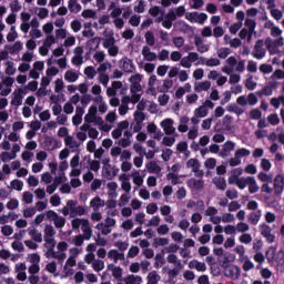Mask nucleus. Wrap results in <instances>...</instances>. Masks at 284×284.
Instances as JSON below:
<instances>
[{
    "label": "nucleus",
    "mask_w": 284,
    "mask_h": 284,
    "mask_svg": "<svg viewBox=\"0 0 284 284\" xmlns=\"http://www.w3.org/2000/svg\"><path fill=\"white\" fill-rule=\"evenodd\" d=\"M276 246H270L266 251V261L268 265H274L276 263L277 267H284V251L280 250L276 253Z\"/></svg>",
    "instance_id": "1"
},
{
    "label": "nucleus",
    "mask_w": 284,
    "mask_h": 284,
    "mask_svg": "<svg viewBox=\"0 0 284 284\" xmlns=\"http://www.w3.org/2000/svg\"><path fill=\"white\" fill-rule=\"evenodd\" d=\"M260 234L265 239L266 243H274L276 241V235L272 234V227L265 223L260 224Z\"/></svg>",
    "instance_id": "2"
},
{
    "label": "nucleus",
    "mask_w": 284,
    "mask_h": 284,
    "mask_svg": "<svg viewBox=\"0 0 284 284\" xmlns=\"http://www.w3.org/2000/svg\"><path fill=\"white\" fill-rule=\"evenodd\" d=\"M273 187L276 196H281L284 191V175L277 174L273 180Z\"/></svg>",
    "instance_id": "3"
},
{
    "label": "nucleus",
    "mask_w": 284,
    "mask_h": 284,
    "mask_svg": "<svg viewBox=\"0 0 284 284\" xmlns=\"http://www.w3.org/2000/svg\"><path fill=\"white\" fill-rule=\"evenodd\" d=\"M265 54H266V51L263 48V40H257L255 42L252 55L254 57V59H257L258 61H261V59H264Z\"/></svg>",
    "instance_id": "4"
},
{
    "label": "nucleus",
    "mask_w": 284,
    "mask_h": 284,
    "mask_svg": "<svg viewBox=\"0 0 284 284\" xmlns=\"http://www.w3.org/2000/svg\"><path fill=\"white\" fill-rule=\"evenodd\" d=\"M224 276H226V278H231L232 281H236L239 276H241V268L232 264L224 271Z\"/></svg>",
    "instance_id": "5"
},
{
    "label": "nucleus",
    "mask_w": 284,
    "mask_h": 284,
    "mask_svg": "<svg viewBox=\"0 0 284 284\" xmlns=\"http://www.w3.org/2000/svg\"><path fill=\"white\" fill-rule=\"evenodd\" d=\"M120 68H122V70L124 72H128L129 74H132V72H134V70H136V68L134 67V62H132V60L129 58H123L120 61Z\"/></svg>",
    "instance_id": "6"
},
{
    "label": "nucleus",
    "mask_w": 284,
    "mask_h": 284,
    "mask_svg": "<svg viewBox=\"0 0 284 284\" xmlns=\"http://www.w3.org/2000/svg\"><path fill=\"white\" fill-rule=\"evenodd\" d=\"M161 128H163L165 134L170 136V134H174L176 132V129L174 128V120L172 119H164L161 122Z\"/></svg>",
    "instance_id": "7"
},
{
    "label": "nucleus",
    "mask_w": 284,
    "mask_h": 284,
    "mask_svg": "<svg viewBox=\"0 0 284 284\" xmlns=\"http://www.w3.org/2000/svg\"><path fill=\"white\" fill-rule=\"evenodd\" d=\"M23 103V89H18L13 92V98L11 100V105L19 108Z\"/></svg>",
    "instance_id": "8"
},
{
    "label": "nucleus",
    "mask_w": 284,
    "mask_h": 284,
    "mask_svg": "<svg viewBox=\"0 0 284 284\" xmlns=\"http://www.w3.org/2000/svg\"><path fill=\"white\" fill-rule=\"evenodd\" d=\"M99 45H101V38L99 37L92 38L87 42V48L90 52L99 50Z\"/></svg>",
    "instance_id": "9"
},
{
    "label": "nucleus",
    "mask_w": 284,
    "mask_h": 284,
    "mask_svg": "<svg viewBox=\"0 0 284 284\" xmlns=\"http://www.w3.org/2000/svg\"><path fill=\"white\" fill-rule=\"evenodd\" d=\"M82 232L85 241H90L92 239V227H90V221L87 219L82 222Z\"/></svg>",
    "instance_id": "10"
},
{
    "label": "nucleus",
    "mask_w": 284,
    "mask_h": 284,
    "mask_svg": "<svg viewBox=\"0 0 284 284\" xmlns=\"http://www.w3.org/2000/svg\"><path fill=\"white\" fill-rule=\"evenodd\" d=\"M261 216H262V211L261 210H257L255 212H251L247 215L248 223H251V225H258V222L261 221Z\"/></svg>",
    "instance_id": "11"
},
{
    "label": "nucleus",
    "mask_w": 284,
    "mask_h": 284,
    "mask_svg": "<svg viewBox=\"0 0 284 284\" xmlns=\"http://www.w3.org/2000/svg\"><path fill=\"white\" fill-rule=\"evenodd\" d=\"M248 192L250 194H256L261 190L258 186V183H256V178L255 176H248Z\"/></svg>",
    "instance_id": "12"
},
{
    "label": "nucleus",
    "mask_w": 284,
    "mask_h": 284,
    "mask_svg": "<svg viewBox=\"0 0 284 284\" xmlns=\"http://www.w3.org/2000/svg\"><path fill=\"white\" fill-rule=\"evenodd\" d=\"M142 55L145 59V61H155V59H156V53L152 52L150 50V47H148V45H144L142 48Z\"/></svg>",
    "instance_id": "13"
},
{
    "label": "nucleus",
    "mask_w": 284,
    "mask_h": 284,
    "mask_svg": "<svg viewBox=\"0 0 284 284\" xmlns=\"http://www.w3.org/2000/svg\"><path fill=\"white\" fill-rule=\"evenodd\" d=\"M116 172H119V170L112 171L111 164H108V166H103V176H105L108 181H112V179L116 176Z\"/></svg>",
    "instance_id": "14"
},
{
    "label": "nucleus",
    "mask_w": 284,
    "mask_h": 284,
    "mask_svg": "<svg viewBox=\"0 0 284 284\" xmlns=\"http://www.w3.org/2000/svg\"><path fill=\"white\" fill-rule=\"evenodd\" d=\"M29 236H31V239L33 241H36V243H42L43 242V234H41V232H39V230L37 229H29Z\"/></svg>",
    "instance_id": "15"
},
{
    "label": "nucleus",
    "mask_w": 284,
    "mask_h": 284,
    "mask_svg": "<svg viewBox=\"0 0 284 284\" xmlns=\"http://www.w3.org/2000/svg\"><path fill=\"white\" fill-rule=\"evenodd\" d=\"M108 270L112 272L114 278H121L123 276V268L121 266H115L114 264H109Z\"/></svg>",
    "instance_id": "16"
},
{
    "label": "nucleus",
    "mask_w": 284,
    "mask_h": 284,
    "mask_svg": "<svg viewBox=\"0 0 284 284\" xmlns=\"http://www.w3.org/2000/svg\"><path fill=\"white\" fill-rule=\"evenodd\" d=\"M186 168H192V172L196 174L199 172V169L201 168V162H199L197 159H190L186 162Z\"/></svg>",
    "instance_id": "17"
},
{
    "label": "nucleus",
    "mask_w": 284,
    "mask_h": 284,
    "mask_svg": "<svg viewBox=\"0 0 284 284\" xmlns=\"http://www.w3.org/2000/svg\"><path fill=\"white\" fill-rule=\"evenodd\" d=\"M203 185H205L203 180L192 179L189 181V187H192L193 190H203Z\"/></svg>",
    "instance_id": "18"
},
{
    "label": "nucleus",
    "mask_w": 284,
    "mask_h": 284,
    "mask_svg": "<svg viewBox=\"0 0 284 284\" xmlns=\"http://www.w3.org/2000/svg\"><path fill=\"white\" fill-rule=\"evenodd\" d=\"M257 179L261 181V183H274V179L272 178V174H267L265 172H260L257 174Z\"/></svg>",
    "instance_id": "19"
},
{
    "label": "nucleus",
    "mask_w": 284,
    "mask_h": 284,
    "mask_svg": "<svg viewBox=\"0 0 284 284\" xmlns=\"http://www.w3.org/2000/svg\"><path fill=\"white\" fill-rule=\"evenodd\" d=\"M146 168H148V171L150 172V174H160V172H161V166L159 164H156L155 161L149 162Z\"/></svg>",
    "instance_id": "20"
},
{
    "label": "nucleus",
    "mask_w": 284,
    "mask_h": 284,
    "mask_svg": "<svg viewBox=\"0 0 284 284\" xmlns=\"http://www.w3.org/2000/svg\"><path fill=\"white\" fill-rule=\"evenodd\" d=\"M194 116H196V119H205V116H207V108L200 105L194 110Z\"/></svg>",
    "instance_id": "21"
},
{
    "label": "nucleus",
    "mask_w": 284,
    "mask_h": 284,
    "mask_svg": "<svg viewBox=\"0 0 284 284\" xmlns=\"http://www.w3.org/2000/svg\"><path fill=\"white\" fill-rule=\"evenodd\" d=\"M84 159H88V163L90 164V170H92V172H99V170H101V162H99V160H92L90 159V155Z\"/></svg>",
    "instance_id": "22"
},
{
    "label": "nucleus",
    "mask_w": 284,
    "mask_h": 284,
    "mask_svg": "<svg viewBox=\"0 0 284 284\" xmlns=\"http://www.w3.org/2000/svg\"><path fill=\"white\" fill-rule=\"evenodd\" d=\"M81 9H82V7L77 0H69L70 12L78 14V12H81Z\"/></svg>",
    "instance_id": "23"
},
{
    "label": "nucleus",
    "mask_w": 284,
    "mask_h": 284,
    "mask_svg": "<svg viewBox=\"0 0 284 284\" xmlns=\"http://www.w3.org/2000/svg\"><path fill=\"white\" fill-rule=\"evenodd\" d=\"M64 79L69 83H74L79 79V74L72 70H68L64 74Z\"/></svg>",
    "instance_id": "24"
},
{
    "label": "nucleus",
    "mask_w": 284,
    "mask_h": 284,
    "mask_svg": "<svg viewBox=\"0 0 284 284\" xmlns=\"http://www.w3.org/2000/svg\"><path fill=\"white\" fill-rule=\"evenodd\" d=\"M227 112H233L234 114H236L237 116H241V114H243V109L239 108V105H236V103H231L226 106Z\"/></svg>",
    "instance_id": "25"
},
{
    "label": "nucleus",
    "mask_w": 284,
    "mask_h": 284,
    "mask_svg": "<svg viewBox=\"0 0 284 284\" xmlns=\"http://www.w3.org/2000/svg\"><path fill=\"white\" fill-rule=\"evenodd\" d=\"M207 21L206 13H199L195 11V19L193 20V23H200V26H203Z\"/></svg>",
    "instance_id": "26"
},
{
    "label": "nucleus",
    "mask_w": 284,
    "mask_h": 284,
    "mask_svg": "<svg viewBox=\"0 0 284 284\" xmlns=\"http://www.w3.org/2000/svg\"><path fill=\"white\" fill-rule=\"evenodd\" d=\"M144 39H145V42L148 45H154L156 43V38L154 37V32L152 31H148L145 34H144Z\"/></svg>",
    "instance_id": "27"
},
{
    "label": "nucleus",
    "mask_w": 284,
    "mask_h": 284,
    "mask_svg": "<svg viewBox=\"0 0 284 284\" xmlns=\"http://www.w3.org/2000/svg\"><path fill=\"white\" fill-rule=\"evenodd\" d=\"M0 159L2 163H8L9 161L17 159V154H12L10 152L4 151L0 154Z\"/></svg>",
    "instance_id": "28"
},
{
    "label": "nucleus",
    "mask_w": 284,
    "mask_h": 284,
    "mask_svg": "<svg viewBox=\"0 0 284 284\" xmlns=\"http://www.w3.org/2000/svg\"><path fill=\"white\" fill-rule=\"evenodd\" d=\"M248 181H250V176L237 178L236 186L239 187V190H245V187H247Z\"/></svg>",
    "instance_id": "29"
},
{
    "label": "nucleus",
    "mask_w": 284,
    "mask_h": 284,
    "mask_svg": "<svg viewBox=\"0 0 284 284\" xmlns=\"http://www.w3.org/2000/svg\"><path fill=\"white\" fill-rule=\"evenodd\" d=\"M55 234H57V231H54L53 225H47L44 227V239H54Z\"/></svg>",
    "instance_id": "30"
},
{
    "label": "nucleus",
    "mask_w": 284,
    "mask_h": 284,
    "mask_svg": "<svg viewBox=\"0 0 284 284\" xmlns=\"http://www.w3.org/2000/svg\"><path fill=\"white\" fill-rule=\"evenodd\" d=\"M159 281H161V276L156 272L149 273L148 284H159Z\"/></svg>",
    "instance_id": "31"
},
{
    "label": "nucleus",
    "mask_w": 284,
    "mask_h": 284,
    "mask_svg": "<svg viewBox=\"0 0 284 284\" xmlns=\"http://www.w3.org/2000/svg\"><path fill=\"white\" fill-rule=\"evenodd\" d=\"M214 185L217 187V190H227V182L225 181V178H219L215 180Z\"/></svg>",
    "instance_id": "32"
},
{
    "label": "nucleus",
    "mask_w": 284,
    "mask_h": 284,
    "mask_svg": "<svg viewBox=\"0 0 284 284\" xmlns=\"http://www.w3.org/2000/svg\"><path fill=\"white\" fill-rule=\"evenodd\" d=\"M210 88H212V82L204 81V82H200L199 87L195 90L197 92H207V90H210Z\"/></svg>",
    "instance_id": "33"
},
{
    "label": "nucleus",
    "mask_w": 284,
    "mask_h": 284,
    "mask_svg": "<svg viewBox=\"0 0 284 284\" xmlns=\"http://www.w3.org/2000/svg\"><path fill=\"white\" fill-rule=\"evenodd\" d=\"M7 68H6V74H8L9 77H12L13 74H16L17 69L14 68V62L12 61H7L6 63Z\"/></svg>",
    "instance_id": "34"
},
{
    "label": "nucleus",
    "mask_w": 284,
    "mask_h": 284,
    "mask_svg": "<svg viewBox=\"0 0 284 284\" xmlns=\"http://www.w3.org/2000/svg\"><path fill=\"white\" fill-rule=\"evenodd\" d=\"M258 97H272L274 94V90H272V87L270 84L265 85L262 91H257Z\"/></svg>",
    "instance_id": "35"
},
{
    "label": "nucleus",
    "mask_w": 284,
    "mask_h": 284,
    "mask_svg": "<svg viewBox=\"0 0 284 284\" xmlns=\"http://www.w3.org/2000/svg\"><path fill=\"white\" fill-rule=\"evenodd\" d=\"M133 116H134V121H135V123H138V125L143 123V121H145V113H143V111H135L133 113Z\"/></svg>",
    "instance_id": "36"
},
{
    "label": "nucleus",
    "mask_w": 284,
    "mask_h": 284,
    "mask_svg": "<svg viewBox=\"0 0 284 284\" xmlns=\"http://www.w3.org/2000/svg\"><path fill=\"white\" fill-rule=\"evenodd\" d=\"M244 26L246 27V28H248V31L250 32H256L255 30H256V21L255 20H252V19H250V18H246L245 19V22H244Z\"/></svg>",
    "instance_id": "37"
},
{
    "label": "nucleus",
    "mask_w": 284,
    "mask_h": 284,
    "mask_svg": "<svg viewBox=\"0 0 284 284\" xmlns=\"http://www.w3.org/2000/svg\"><path fill=\"white\" fill-rule=\"evenodd\" d=\"M64 143H65V145H69V148H71V149L79 148V142H77L74 140V138H72V135H68L64 139Z\"/></svg>",
    "instance_id": "38"
},
{
    "label": "nucleus",
    "mask_w": 284,
    "mask_h": 284,
    "mask_svg": "<svg viewBox=\"0 0 284 284\" xmlns=\"http://www.w3.org/2000/svg\"><path fill=\"white\" fill-rule=\"evenodd\" d=\"M267 121L271 125H278L281 123V119L278 118V114L272 113L267 115Z\"/></svg>",
    "instance_id": "39"
},
{
    "label": "nucleus",
    "mask_w": 284,
    "mask_h": 284,
    "mask_svg": "<svg viewBox=\"0 0 284 284\" xmlns=\"http://www.w3.org/2000/svg\"><path fill=\"white\" fill-rule=\"evenodd\" d=\"M166 179L168 181H171L172 185H179L181 183V180H179V175L172 172L166 174Z\"/></svg>",
    "instance_id": "40"
},
{
    "label": "nucleus",
    "mask_w": 284,
    "mask_h": 284,
    "mask_svg": "<svg viewBox=\"0 0 284 284\" xmlns=\"http://www.w3.org/2000/svg\"><path fill=\"white\" fill-rule=\"evenodd\" d=\"M176 143V138L174 136H164L162 140V145H165L166 148H172Z\"/></svg>",
    "instance_id": "41"
},
{
    "label": "nucleus",
    "mask_w": 284,
    "mask_h": 284,
    "mask_svg": "<svg viewBox=\"0 0 284 284\" xmlns=\"http://www.w3.org/2000/svg\"><path fill=\"white\" fill-rule=\"evenodd\" d=\"M170 243V240L166 237H160V239H155L153 242V247H159L161 246H165Z\"/></svg>",
    "instance_id": "42"
},
{
    "label": "nucleus",
    "mask_w": 284,
    "mask_h": 284,
    "mask_svg": "<svg viewBox=\"0 0 284 284\" xmlns=\"http://www.w3.org/2000/svg\"><path fill=\"white\" fill-rule=\"evenodd\" d=\"M231 50L230 48H221L217 50V57L220 59H227L230 57Z\"/></svg>",
    "instance_id": "43"
},
{
    "label": "nucleus",
    "mask_w": 284,
    "mask_h": 284,
    "mask_svg": "<svg viewBox=\"0 0 284 284\" xmlns=\"http://www.w3.org/2000/svg\"><path fill=\"white\" fill-rule=\"evenodd\" d=\"M83 19H94L97 17V11L92 9H85L82 11Z\"/></svg>",
    "instance_id": "44"
},
{
    "label": "nucleus",
    "mask_w": 284,
    "mask_h": 284,
    "mask_svg": "<svg viewBox=\"0 0 284 284\" xmlns=\"http://www.w3.org/2000/svg\"><path fill=\"white\" fill-rule=\"evenodd\" d=\"M84 74L88 77V79H94V77H97V70L94 67H87L84 69Z\"/></svg>",
    "instance_id": "45"
},
{
    "label": "nucleus",
    "mask_w": 284,
    "mask_h": 284,
    "mask_svg": "<svg viewBox=\"0 0 284 284\" xmlns=\"http://www.w3.org/2000/svg\"><path fill=\"white\" fill-rule=\"evenodd\" d=\"M130 26H133V28H139L141 24V16H132L129 20Z\"/></svg>",
    "instance_id": "46"
},
{
    "label": "nucleus",
    "mask_w": 284,
    "mask_h": 284,
    "mask_svg": "<svg viewBox=\"0 0 284 284\" xmlns=\"http://www.w3.org/2000/svg\"><path fill=\"white\" fill-rule=\"evenodd\" d=\"M11 187L13 190H17L18 192H21V190H23V181L21 180L11 181Z\"/></svg>",
    "instance_id": "47"
},
{
    "label": "nucleus",
    "mask_w": 284,
    "mask_h": 284,
    "mask_svg": "<svg viewBox=\"0 0 284 284\" xmlns=\"http://www.w3.org/2000/svg\"><path fill=\"white\" fill-rule=\"evenodd\" d=\"M261 168L264 172H270V170H272V162H270L267 159H262Z\"/></svg>",
    "instance_id": "48"
},
{
    "label": "nucleus",
    "mask_w": 284,
    "mask_h": 284,
    "mask_svg": "<svg viewBox=\"0 0 284 284\" xmlns=\"http://www.w3.org/2000/svg\"><path fill=\"white\" fill-rule=\"evenodd\" d=\"M168 263L178 265V267H181V265H182L181 260H179V257L175 254H170L168 256Z\"/></svg>",
    "instance_id": "49"
},
{
    "label": "nucleus",
    "mask_w": 284,
    "mask_h": 284,
    "mask_svg": "<svg viewBox=\"0 0 284 284\" xmlns=\"http://www.w3.org/2000/svg\"><path fill=\"white\" fill-rule=\"evenodd\" d=\"M204 165L207 170H214L216 168V159L214 158H209L205 162Z\"/></svg>",
    "instance_id": "50"
},
{
    "label": "nucleus",
    "mask_w": 284,
    "mask_h": 284,
    "mask_svg": "<svg viewBox=\"0 0 284 284\" xmlns=\"http://www.w3.org/2000/svg\"><path fill=\"white\" fill-rule=\"evenodd\" d=\"M55 227H58V230H60L61 227L65 226V217L63 216H57V219L53 221Z\"/></svg>",
    "instance_id": "51"
},
{
    "label": "nucleus",
    "mask_w": 284,
    "mask_h": 284,
    "mask_svg": "<svg viewBox=\"0 0 284 284\" xmlns=\"http://www.w3.org/2000/svg\"><path fill=\"white\" fill-rule=\"evenodd\" d=\"M149 14L151 17H159V14H163V11L161 10V7L155 6L149 9Z\"/></svg>",
    "instance_id": "52"
},
{
    "label": "nucleus",
    "mask_w": 284,
    "mask_h": 284,
    "mask_svg": "<svg viewBox=\"0 0 284 284\" xmlns=\"http://www.w3.org/2000/svg\"><path fill=\"white\" fill-rule=\"evenodd\" d=\"M47 150H57V140L49 138L45 140Z\"/></svg>",
    "instance_id": "53"
},
{
    "label": "nucleus",
    "mask_w": 284,
    "mask_h": 284,
    "mask_svg": "<svg viewBox=\"0 0 284 284\" xmlns=\"http://www.w3.org/2000/svg\"><path fill=\"white\" fill-rule=\"evenodd\" d=\"M104 267H105V263L103 261H101V260H97L93 263L94 272H101V271H103Z\"/></svg>",
    "instance_id": "54"
},
{
    "label": "nucleus",
    "mask_w": 284,
    "mask_h": 284,
    "mask_svg": "<svg viewBox=\"0 0 284 284\" xmlns=\"http://www.w3.org/2000/svg\"><path fill=\"white\" fill-rule=\"evenodd\" d=\"M262 112L258 109H253L250 111V119H253L254 121H258L261 119Z\"/></svg>",
    "instance_id": "55"
},
{
    "label": "nucleus",
    "mask_w": 284,
    "mask_h": 284,
    "mask_svg": "<svg viewBox=\"0 0 284 284\" xmlns=\"http://www.w3.org/2000/svg\"><path fill=\"white\" fill-rule=\"evenodd\" d=\"M272 70H274V68H272V64H261L260 65V72H262V74H271Z\"/></svg>",
    "instance_id": "56"
},
{
    "label": "nucleus",
    "mask_w": 284,
    "mask_h": 284,
    "mask_svg": "<svg viewBox=\"0 0 284 284\" xmlns=\"http://www.w3.org/2000/svg\"><path fill=\"white\" fill-rule=\"evenodd\" d=\"M240 243H244L245 245H248V243H252V235L250 233H244L240 236Z\"/></svg>",
    "instance_id": "57"
},
{
    "label": "nucleus",
    "mask_w": 284,
    "mask_h": 284,
    "mask_svg": "<svg viewBox=\"0 0 284 284\" xmlns=\"http://www.w3.org/2000/svg\"><path fill=\"white\" fill-rule=\"evenodd\" d=\"M235 156H237L239 159H242L243 156H250V150L245 148L239 149L237 151H235Z\"/></svg>",
    "instance_id": "58"
},
{
    "label": "nucleus",
    "mask_w": 284,
    "mask_h": 284,
    "mask_svg": "<svg viewBox=\"0 0 284 284\" xmlns=\"http://www.w3.org/2000/svg\"><path fill=\"white\" fill-rule=\"evenodd\" d=\"M244 172L246 174H256L258 172V169H256V165H254V164H247L244 168Z\"/></svg>",
    "instance_id": "59"
},
{
    "label": "nucleus",
    "mask_w": 284,
    "mask_h": 284,
    "mask_svg": "<svg viewBox=\"0 0 284 284\" xmlns=\"http://www.w3.org/2000/svg\"><path fill=\"white\" fill-rule=\"evenodd\" d=\"M220 64H221V60H219V58H211L206 60L207 68H215L216 65H220Z\"/></svg>",
    "instance_id": "60"
},
{
    "label": "nucleus",
    "mask_w": 284,
    "mask_h": 284,
    "mask_svg": "<svg viewBox=\"0 0 284 284\" xmlns=\"http://www.w3.org/2000/svg\"><path fill=\"white\" fill-rule=\"evenodd\" d=\"M1 232L4 236H12L14 229H12L10 225H4L2 226Z\"/></svg>",
    "instance_id": "61"
},
{
    "label": "nucleus",
    "mask_w": 284,
    "mask_h": 284,
    "mask_svg": "<svg viewBox=\"0 0 284 284\" xmlns=\"http://www.w3.org/2000/svg\"><path fill=\"white\" fill-rule=\"evenodd\" d=\"M158 210H159V205H156V203H150L146 206V214H156Z\"/></svg>",
    "instance_id": "62"
},
{
    "label": "nucleus",
    "mask_w": 284,
    "mask_h": 284,
    "mask_svg": "<svg viewBox=\"0 0 284 284\" xmlns=\"http://www.w3.org/2000/svg\"><path fill=\"white\" fill-rule=\"evenodd\" d=\"M136 281H141V276L129 275L124 278L125 284H134Z\"/></svg>",
    "instance_id": "63"
},
{
    "label": "nucleus",
    "mask_w": 284,
    "mask_h": 284,
    "mask_svg": "<svg viewBox=\"0 0 284 284\" xmlns=\"http://www.w3.org/2000/svg\"><path fill=\"white\" fill-rule=\"evenodd\" d=\"M19 207V200L12 199L7 203V209L8 210H17Z\"/></svg>",
    "instance_id": "64"
}]
</instances>
